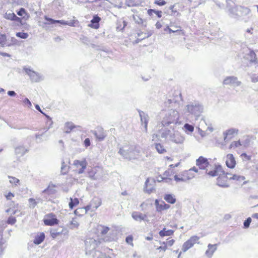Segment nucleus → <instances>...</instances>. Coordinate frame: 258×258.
I'll return each instance as SVG.
<instances>
[{
  "instance_id": "1",
  "label": "nucleus",
  "mask_w": 258,
  "mask_h": 258,
  "mask_svg": "<svg viewBox=\"0 0 258 258\" xmlns=\"http://www.w3.org/2000/svg\"><path fill=\"white\" fill-rule=\"evenodd\" d=\"M163 118L160 123L159 127H165L171 124H176L179 118V113L177 111L170 109L163 112Z\"/></svg>"
},
{
  "instance_id": "2",
  "label": "nucleus",
  "mask_w": 258,
  "mask_h": 258,
  "mask_svg": "<svg viewBox=\"0 0 258 258\" xmlns=\"http://www.w3.org/2000/svg\"><path fill=\"white\" fill-rule=\"evenodd\" d=\"M204 110L203 105L198 101L190 102L186 105L184 109V113L187 115H192L199 117Z\"/></svg>"
},
{
  "instance_id": "3",
  "label": "nucleus",
  "mask_w": 258,
  "mask_h": 258,
  "mask_svg": "<svg viewBox=\"0 0 258 258\" xmlns=\"http://www.w3.org/2000/svg\"><path fill=\"white\" fill-rule=\"evenodd\" d=\"M250 12V10L245 7L236 6L234 8H229V15L231 18L239 19L241 17L246 16Z\"/></svg>"
},
{
  "instance_id": "4",
  "label": "nucleus",
  "mask_w": 258,
  "mask_h": 258,
  "mask_svg": "<svg viewBox=\"0 0 258 258\" xmlns=\"http://www.w3.org/2000/svg\"><path fill=\"white\" fill-rule=\"evenodd\" d=\"M23 71L27 75L32 82H38L40 81V76L39 73L32 70L30 67L24 66Z\"/></svg>"
},
{
  "instance_id": "5",
  "label": "nucleus",
  "mask_w": 258,
  "mask_h": 258,
  "mask_svg": "<svg viewBox=\"0 0 258 258\" xmlns=\"http://www.w3.org/2000/svg\"><path fill=\"white\" fill-rule=\"evenodd\" d=\"M129 151L128 154H123V159L131 161L138 158L140 151L136 146L130 145Z\"/></svg>"
},
{
  "instance_id": "6",
  "label": "nucleus",
  "mask_w": 258,
  "mask_h": 258,
  "mask_svg": "<svg viewBox=\"0 0 258 258\" xmlns=\"http://www.w3.org/2000/svg\"><path fill=\"white\" fill-rule=\"evenodd\" d=\"M230 174L228 173H220L217 179V184L222 187H228L229 185L227 184V179H229L228 175Z\"/></svg>"
},
{
  "instance_id": "7",
  "label": "nucleus",
  "mask_w": 258,
  "mask_h": 258,
  "mask_svg": "<svg viewBox=\"0 0 258 258\" xmlns=\"http://www.w3.org/2000/svg\"><path fill=\"white\" fill-rule=\"evenodd\" d=\"M223 85H230L232 87H238L241 85V82L238 80L235 76L226 77L223 81Z\"/></svg>"
},
{
  "instance_id": "8",
  "label": "nucleus",
  "mask_w": 258,
  "mask_h": 258,
  "mask_svg": "<svg viewBox=\"0 0 258 258\" xmlns=\"http://www.w3.org/2000/svg\"><path fill=\"white\" fill-rule=\"evenodd\" d=\"M169 140L176 144H181L183 143L185 138L178 131H175L173 128V134L170 135Z\"/></svg>"
},
{
  "instance_id": "9",
  "label": "nucleus",
  "mask_w": 258,
  "mask_h": 258,
  "mask_svg": "<svg viewBox=\"0 0 258 258\" xmlns=\"http://www.w3.org/2000/svg\"><path fill=\"white\" fill-rule=\"evenodd\" d=\"M155 183V180L153 178H148L145 183L144 190L145 192L151 194L154 190L155 188L153 184Z\"/></svg>"
},
{
  "instance_id": "10",
  "label": "nucleus",
  "mask_w": 258,
  "mask_h": 258,
  "mask_svg": "<svg viewBox=\"0 0 258 258\" xmlns=\"http://www.w3.org/2000/svg\"><path fill=\"white\" fill-rule=\"evenodd\" d=\"M91 132L99 141L104 140L106 137V134L103 128L100 127H97L95 131H91Z\"/></svg>"
},
{
  "instance_id": "11",
  "label": "nucleus",
  "mask_w": 258,
  "mask_h": 258,
  "mask_svg": "<svg viewBox=\"0 0 258 258\" xmlns=\"http://www.w3.org/2000/svg\"><path fill=\"white\" fill-rule=\"evenodd\" d=\"M138 112L139 114V116L140 117L141 121L142 122V124H144V127L145 131L147 132V126H148V123L149 119V116L146 113L144 112V111L138 110Z\"/></svg>"
},
{
  "instance_id": "12",
  "label": "nucleus",
  "mask_w": 258,
  "mask_h": 258,
  "mask_svg": "<svg viewBox=\"0 0 258 258\" xmlns=\"http://www.w3.org/2000/svg\"><path fill=\"white\" fill-rule=\"evenodd\" d=\"M209 164L208 159L203 156H200L196 160V165L199 166L200 169H205Z\"/></svg>"
},
{
  "instance_id": "13",
  "label": "nucleus",
  "mask_w": 258,
  "mask_h": 258,
  "mask_svg": "<svg viewBox=\"0 0 258 258\" xmlns=\"http://www.w3.org/2000/svg\"><path fill=\"white\" fill-rule=\"evenodd\" d=\"M29 151L24 145H19L15 148V153L18 157H21Z\"/></svg>"
},
{
  "instance_id": "14",
  "label": "nucleus",
  "mask_w": 258,
  "mask_h": 258,
  "mask_svg": "<svg viewBox=\"0 0 258 258\" xmlns=\"http://www.w3.org/2000/svg\"><path fill=\"white\" fill-rule=\"evenodd\" d=\"M48 217H50V218L45 219L43 221L44 224L47 226H53L58 224V220L55 217V215L52 213L49 214L48 215Z\"/></svg>"
},
{
  "instance_id": "15",
  "label": "nucleus",
  "mask_w": 258,
  "mask_h": 258,
  "mask_svg": "<svg viewBox=\"0 0 258 258\" xmlns=\"http://www.w3.org/2000/svg\"><path fill=\"white\" fill-rule=\"evenodd\" d=\"M155 205L158 212H161L163 210H167L170 207L169 205L166 204L164 201H162L161 203H160L158 200H155Z\"/></svg>"
},
{
  "instance_id": "16",
  "label": "nucleus",
  "mask_w": 258,
  "mask_h": 258,
  "mask_svg": "<svg viewBox=\"0 0 258 258\" xmlns=\"http://www.w3.org/2000/svg\"><path fill=\"white\" fill-rule=\"evenodd\" d=\"M68 230L64 228H58V229H54L50 231V234L52 238H55L57 236L60 235L62 234H66L68 233Z\"/></svg>"
},
{
  "instance_id": "17",
  "label": "nucleus",
  "mask_w": 258,
  "mask_h": 258,
  "mask_svg": "<svg viewBox=\"0 0 258 258\" xmlns=\"http://www.w3.org/2000/svg\"><path fill=\"white\" fill-rule=\"evenodd\" d=\"M227 166L229 168H234L235 166L236 161L234 156L232 154H228L227 155V160L226 161Z\"/></svg>"
},
{
  "instance_id": "18",
  "label": "nucleus",
  "mask_w": 258,
  "mask_h": 258,
  "mask_svg": "<svg viewBox=\"0 0 258 258\" xmlns=\"http://www.w3.org/2000/svg\"><path fill=\"white\" fill-rule=\"evenodd\" d=\"M224 171L222 169V167L221 165H215V168L214 170L209 171L208 172L207 171V174L212 176L215 177L217 176L219 173H224Z\"/></svg>"
},
{
  "instance_id": "19",
  "label": "nucleus",
  "mask_w": 258,
  "mask_h": 258,
  "mask_svg": "<svg viewBox=\"0 0 258 258\" xmlns=\"http://www.w3.org/2000/svg\"><path fill=\"white\" fill-rule=\"evenodd\" d=\"M217 244H209L208 249L206 251L205 254L209 258H211L214 252L217 250Z\"/></svg>"
},
{
  "instance_id": "20",
  "label": "nucleus",
  "mask_w": 258,
  "mask_h": 258,
  "mask_svg": "<svg viewBox=\"0 0 258 258\" xmlns=\"http://www.w3.org/2000/svg\"><path fill=\"white\" fill-rule=\"evenodd\" d=\"M4 17L7 20L14 21L19 23H21L22 21L21 18L17 17L14 13H11L7 12L5 14Z\"/></svg>"
},
{
  "instance_id": "21",
  "label": "nucleus",
  "mask_w": 258,
  "mask_h": 258,
  "mask_svg": "<svg viewBox=\"0 0 258 258\" xmlns=\"http://www.w3.org/2000/svg\"><path fill=\"white\" fill-rule=\"evenodd\" d=\"M129 150L130 145L125 144L119 148L118 153L123 158V154H128Z\"/></svg>"
},
{
  "instance_id": "22",
  "label": "nucleus",
  "mask_w": 258,
  "mask_h": 258,
  "mask_svg": "<svg viewBox=\"0 0 258 258\" xmlns=\"http://www.w3.org/2000/svg\"><path fill=\"white\" fill-rule=\"evenodd\" d=\"M101 18L97 15H94L91 21L90 27L94 29H98L99 27V22Z\"/></svg>"
},
{
  "instance_id": "23",
  "label": "nucleus",
  "mask_w": 258,
  "mask_h": 258,
  "mask_svg": "<svg viewBox=\"0 0 258 258\" xmlns=\"http://www.w3.org/2000/svg\"><path fill=\"white\" fill-rule=\"evenodd\" d=\"M238 132V130L236 128H230L229 130H226L225 132L223 133L224 141L226 142L228 136L233 135L234 134H237Z\"/></svg>"
},
{
  "instance_id": "24",
  "label": "nucleus",
  "mask_w": 258,
  "mask_h": 258,
  "mask_svg": "<svg viewBox=\"0 0 258 258\" xmlns=\"http://www.w3.org/2000/svg\"><path fill=\"white\" fill-rule=\"evenodd\" d=\"M45 238V234L43 232L40 233L39 234L36 235L33 240V242L37 245L42 243Z\"/></svg>"
},
{
  "instance_id": "25",
  "label": "nucleus",
  "mask_w": 258,
  "mask_h": 258,
  "mask_svg": "<svg viewBox=\"0 0 258 258\" xmlns=\"http://www.w3.org/2000/svg\"><path fill=\"white\" fill-rule=\"evenodd\" d=\"M173 134V132L169 129L165 128V129H161V137L162 138L166 139L169 136L170 139V135Z\"/></svg>"
},
{
  "instance_id": "26",
  "label": "nucleus",
  "mask_w": 258,
  "mask_h": 258,
  "mask_svg": "<svg viewBox=\"0 0 258 258\" xmlns=\"http://www.w3.org/2000/svg\"><path fill=\"white\" fill-rule=\"evenodd\" d=\"M174 233V231L171 229L166 230V228H164L162 230L160 231L159 234L161 237L172 235Z\"/></svg>"
},
{
  "instance_id": "27",
  "label": "nucleus",
  "mask_w": 258,
  "mask_h": 258,
  "mask_svg": "<svg viewBox=\"0 0 258 258\" xmlns=\"http://www.w3.org/2000/svg\"><path fill=\"white\" fill-rule=\"evenodd\" d=\"M76 126L71 122H67L65 123L64 132L67 134L70 133Z\"/></svg>"
},
{
  "instance_id": "28",
  "label": "nucleus",
  "mask_w": 258,
  "mask_h": 258,
  "mask_svg": "<svg viewBox=\"0 0 258 258\" xmlns=\"http://www.w3.org/2000/svg\"><path fill=\"white\" fill-rule=\"evenodd\" d=\"M164 199L168 203L173 204L176 202V199L172 194H166L164 196Z\"/></svg>"
},
{
  "instance_id": "29",
  "label": "nucleus",
  "mask_w": 258,
  "mask_h": 258,
  "mask_svg": "<svg viewBox=\"0 0 258 258\" xmlns=\"http://www.w3.org/2000/svg\"><path fill=\"white\" fill-rule=\"evenodd\" d=\"M132 218L137 221H142L143 218L142 217V213L139 212H133L132 214Z\"/></svg>"
},
{
  "instance_id": "30",
  "label": "nucleus",
  "mask_w": 258,
  "mask_h": 258,
  "mask_svg": "<svg viewBox=\"0 0 258 258\" xmlns=\"http://www.w3.org/2000/svg\"><path fill=\"white\" fill-rule=\"evenodd\" d=\"M67 226L70 228L73 229L75 228H78L79 226V224L76 219H73V220L67 224Z\"/></svg>"
},
{
  "instance_id": "31",
  "label": "nucleus",
  "mask_w": 258,
  "mask_h": 258,
  "mask_svg": "<svg viewBox=\"0 0 258 258\" xmlns=\"http://www.w3.org/2000/svg\"><path fill=\"white\" fill-rule=\"evenodd\" d=\"M249 57V62L250 63H257V60L256 58V54L253 50H250L248 54Z\"/></svg>"
},
{
  "instance_id": "32",
  "label": "nucleus",
  "mask_w": 258,
  "mask_h": 258,
  "mask_svg": "<svg viewBox=\"0 0 258 258\" xmlns=\"http://www.w3.org/2000/svg\"><path fill=\"white\" fill-rule=\"evenodd\" d=\"M5 242V239L2 237V235L0 234V256L3 254L4 250L6 247Z\"/></svg>"
},
{
  "instance_id": "33",
  "label": "nucleus",
  "mask_w": 258,
  "mask_h": 258,
  "mask_svg": "<svg viewBox=\"0 0 258 258\" xmlns=\"http://www.w3.org/2000/svg\"><path fill=\"white\" fill-rule=\"evenodd\" d=\"M155 148L159 154H163L166 152V149L164 148V146L160 143H156L155 144Z\"/></svg>"
},
{
  "instance_id": "34",
  "label": "nucleus",
  "mask_w": 258,
  "mask_h": 258,
  "mask_svg": "<svg viewBox=\"0 0 258 258\" xmlns=\"http://www.w3.org/2000/svg\"><path fill=\"white\" fill-rule=\"evenodd\" d=\"M17 42L18 40L15 37H11L10 39H6V46H11L16 45Z\"/></svg>"
},
{
  "instance_id": "35",
  "label": "nucleus",
  "mask_w": 258,
  "mask_h": 258,
  "mask_svg": "<svg viewBox=\"0 0 258 258\" xmlns=\"http://www.w3.org/2000/svg\"><path fill=\"white\" fill-rule=\"evenodd\" d=\"M70 202L69 204V206L70 209H73L75 206L79 204V200L77 198H70Z\"/></svg>"
},
{
  "instance_id": "36",
  "label": "nucleus",
  "mask_w": 258,
  "mask_h": 258,
  "mask_svg": "<svg viewBox=\"0 0 258 258\" xmlns=\"http://www.w3.org/2000/svg\"><path fill=\"white\" fill-rule=\"evenodd\" d=\"M192 246L193 245H192V244L188 240L183 243L182 247V250L183 252H185Z\"/></svg>"
},
{
  "instance_id": "37",
  "label": "nucleus",
  "mask_w": 258,
  "mask_h": 258,
  "mask_svg": "<svg viewBox=\"0 0 258 258\" xmlns=\"http://www.w3.org/2000/svg\"><path fill=\"white\" fill-rule=\"evenodd\" d=\"M133 19L136 23L138 24H142L145 27H146V25L144 24V20L139 16L133 15Z\"/></svg>"
},
{
  "instance_id": "38",
  "label": "nucleus",
  "mask_w": 258,
  "mask_h": 258,
  "mask_svg": "<svg viewBox=\"0 0 258 258\" xmlns=\"http://www.w3.org/2000/svg\"><path fill=\"white\" fill-rule=\"evenodd\" d=\"M183 127L185 132H189V133H192L194 130V126L189 123H185Z\"/></svg>"
},
{
  "instance_id": "39",
  "label": "nucleus",
  "mask_w": 258,
  "mask_h": 258,
  "mask_svg": "<svg viewBox=\"0 0 258 258\" xmlns=\"http://www.w3.org/2000/svg\"><path fill=\"white\" fill-rule=\"evenodd\" d=\"M174 180H176L177 182H179V181L185 182L187 180H189L190 179H191V177H188L187 178H184L183 177H179L177 175H175L174 176Z\"/></svg>"
},
{
  "instance_id": "40",
  "label": "nucleus",
  "mask_w": 258,
  "mask_h": 258,
  "mask_svg": "<svg viewBox=\"0 0 258 258\" xmlns=\"http://www.w3.org/2000/svg\"><path fill=\"white\" fill-rule=\"evenodd\" d=\"M175 5H171L169 7V9L171 11V15L174 16H178L180 15V13L177 11L176 9H174Z\"/></svg>"
},
{
  "instance_id": "41",
  "label": "nucleus",
  "mask_w": 258,
  "mask_h": 258,
  "mask_svg": "<svg viewBox=\"0 0 258 258\" xmlns=\"http://www.w3.org/2000/svg\"><path fill=\"white\" fill-rule=\"evenodd\" d=\"M164 31H168V32L169 33H177L178 34H180L181 32V30H179V29H177L176 30H173V29H171L170 28H169V26H166V27L165 28H164Z\"/></svg>"
},
{
  "instance_id": "42",
  "label": "nucleus",
  "mask_w": 258,
  "mask_h": 258,
  "mask_svg": "<svg viewBox=\"0 0 258 258\" xmlns=\"http://www.w3.org/2000/svg\"><path fill=\"white\" fill-rule=\"evenodd\" d=\"M229 179H233L236 180L242 181L245 179V177L242 176L237 175H233L232 176L229 177Z\"/></svg>"
},
{
  "instance_id": "43",
  "label": "nucleus",
  "mask_w": 258,
  "mask_h": 258,
  "mask_svg": "<svg viewBox=\"0 0 258 258\" xmlns=\"http://www.w3.org/2000/svg\"><path fill=\"white\" fill-rule=\"evenodd\" d=\"M16 36L18 37L22 38V39H26L29 36V35L26 32H17L16 33Z\"/></svg>"
},
{
  "instance_id": "44",
  "label": "nucleus",
  "mask_w": 258,
  "mask_h": 258,
  "mask_svg": "<svg viewBox=\"0 0 258 258\" xmlns=\"http://www.w3.org/2000/svg\"><path fill=\"white\" fill-rule=\"evenodd\" d=\"M44 115H45L46 116V117L48 119V121L47 122V124H49V126L48 127L46 128V131H48L51 126L52 124V119H51V118L48 116V115L46 114L45 113L43 112V113H42Z\"/></svg>"
},
{
  "instance_id": "45",
  "label": "nucleus",
  "mask_w": 258,
  "mask_h": 258,
  "mask_svg": "<svg viewBox=\"0 0 258 258\" xmlns=\"http://www.w3.org/2000/svg\"><path fill=\"white\" fill-rule=\"evenodd\" d=\"M6 36L5 35H1L0 36V44L3 47L6 46Z\"/></svg>"
},
{
  "instance_id": "46",
  "label": "nucleus",
  "mask_w": 258,
  "mask_h": 258,
  "mask_svg": "<svg viewBox=\"0 0 258 258\" xmlns=\"http://www.w3.org/2000/svg\"><path fill=\"white\" fill-rule=\"evenodd\" d=\"M251 222V219L250 217L247 218L243 222V227L245 229L248 228L249 227V225Z\"/></svg>"
},
{
  "instance_id": "47",
  "label": "nucleus",
  "mask_w": 258,
  "mask_h": 258,
  "mask_svg": "<svg viewBox=\"0 0 258 258\" xmlns=\"http://www.w3.org/2000/svg\"><path fill=\"white\" fill-rule=\"evenodd\" d=\"M84 211H85L84 208H78L75 211V214L77 216H81L85 214Z\"/></svg>"
},
{
  "instance_id": "48",
  "label": "nucleus",
  "mask_w": 258,
  "mask_h": 258,
  "mask_svg": "<svg viewBox=\"0 0 258 258\" xmlns=\"http://www.w3.org/2000/svg\"><path fill=\"white\" fill-rule=\"evenodd\" d=\"M199 239V237L197 236H191L188 240L189 242L192 244V245L194 246V245L198 242V241Z\"/></svg>"
},
{
  "instance_id": "49",
  "label": "nucleus",
  "mask_w": 258,
  "mask_h": 258,
  "mask_svg": "<svg viewBox=\"0 0 258 258\" xmlns=\"http://www.w3.org/2000/svg\"><path fill=\"white\" fill-rule=\"evenodd\" d=\"M61 172L62 174H66L68 172L67 167L64 164V162L62 161L61 163Z\"/></svg>"
},
{
  "instance_id": "50",
  "label": "nucleus",
  "mask_w": 258,
  "mask_h": 258,
  "mask_svg": "<svg viewBox=\"0 0 258 258\" xmlns=\"http://www.w3.org/2000/svg\"><path fill=\"white\" fill-rule=\"evenodd\" d=\"M9 178L10 179V182L12 184H14L15 185H17L20 181V180L14 177H11L9 176Z\"/></svg>"
},
{
  "instance_id": "51",
  "label": "nucleus",
  "mask_w": 258,
  "mask_h": 258,
  "mask_svg": "<svg viewBox=\"0 0 258 258\" xmlns=\"http://www.w3.org/2000/svg\"><path fill=\"white\" fill-rule=\"evenodd\" d=\"M78 23V21L77 20L66 21V25H69L70 26L74 27V26H75V24Z\"/></svg>"
},
{
  "instance_id": "52",
  "label": "nucleus",
  "mask_w": 258,
  "mask_h": 258,
  "mask_svg": "<svg viewBox=\"0 0 258 258\" xmlns=\"http://www.w3.org/2000/svg\"><path fill=\"white\" fill-rule=\"evenodd\" d=\"M16 222V219L15 217L10 216L7 220V223L11 225L14 224Z\"/></svg>"
},
{
  "instance_id": "53",
  "label": "nucleus",
  "mask_w": 258,
  "mask_h": 258,
  "mask_svg": "<svg viewBox=\"0 0 258 258\" xmlns=\"http://www.w3.org/2000/svg\"><path fill=\"white\" fill-rule=\"evenodd\" d=\"M242 144H241V142L240 141H234L231 143V144L230 145V148H232L233 147H238L239 146H241Z\"/></svg>"
},
{
  "instance_id": "54",
  "label": "nucleus",
  "mask_w": 258,
  "mask_h": 258,
  "mask_svg": "<svg viewBox=\"0 0 258 258\" xmlns=\"http://www.w3.org/2000/svg\"><path fill=\"white\" fill-rule=\"evenodd\" d=\"M29 202L30 203V207L32 208H34L37 204V203L33 198H30L29 199Z\"/></svg>"
},
{
  "instance_id": "55",
  "label": "nucleus",
  "mask_w": 258,
  "mask_h": 258,
  "mask_svg": "<svg viewBox=\"0 0 258 258\" xmlns=\"http://www.w3.org/2000/svg\"><path fill=\"white\" fill-rule=\"evenodd\" d=\"M133 237L132 235L127 236L125 238L126 242L129 244H131L132 246L133 245Z\"/></svg>"
},
{
  "instance_id": "56",
  "label": "nucleus",
  "mask_w": 258,
  "mask_h": 258,
  "mask_svg": "<svg viewBox=\"0 0 258 258\" xmlns=\"http://www.w3.org/2000/svg\"><path fill=\"white\" fill-rule=\"evenodd\" d=\"M87 163V162H86V160L84 159L83 160V161H79L78 160H75L74 161V165L76 166H82V163Z\"/></svg>"
},
{
  "instance_id": "57",
  "label": "nucleus",
  "mask_w": 258,
  "mask_h": 258,
  "mask_svg": "<svg viewBox=\"0 0 258 258\" xmlns=\"http://www.w3.org/2000/svg\"><path fill=\"white\" fill-rule=\"evenodd\" d=\"M87 165V163H83L82 164V166H81V168L79 169L78 173L79 174L83 173L84 171V170L86 169Z\"/></svg>"
},
{
  "instance_id": "58",
  "label": "nucleus",
  "mask_w": 258,
  "mask_h": 258,
  "mask_svg": "<svg viewBox=\"0 0 258 258\" xmlns=\"http://www.w3.org/2000/svg\"><path fill=\"white\" fill-rule=\"evenodd\" d=\"M154 4L159 6H163L166 4V2L164 0H156Z\"/></svg>"
},
{
  "instance_id": "59",
  "label": "nucleus",
  "mask_w": 258,
  "mask_h": 258,
  "mask_svg": "<svg viewBox=\"0 0 258 258\" xmlns=\"http://www.w3.org/2000/svg\"><path fill=\"white\" fill-rule=\"evenodd\" d=\"M109 230V227L102 226L101 227V229L100 230V233L102 235L106 234L108 232Z\"/></svg>"
},
{
  "instance_id": "60",
  "label": "nucleus",
  "mask_w": 258,
  "mask_h": 258,
  "mask_svg": "<svg viewBox=\"0 0 258 258\" xmlns=\"http://www.w3.org/2000/svg\"><path fill=\"white\" fill-rule=\"evenodd\" d=\"M250 142V139L247 137L243 142L242 145H243L244 147H247L249 146Z\"/></svg>"
},
{
  "instance_id": "61",
  "label": "nucleus",
  "mask_w": 258,
  "mask_h": 258,
  "mask_svg": "<svg viewBox=\"0 0 258 258\" xmlns=\"http://www.w3.org/2000/svg\"><path fill=\"white\" fill-rule=\"evenodd\" d=\"M24 2V0H13V4L16 5L23 6Z\"/></svg>"
},
{
  "instance_id": "62",
  "label": "nucleus",
  "mask_w": 258,
  "mask_h": 258,
  "mask_svg": "<svg viewBox=\"0 0 258 258\" xmlns=\"http://www.w3.org/2000/svg\"><path fill=\"white\" fill-rule=\"evenodd\" d=\"M44 19L45 20L49 22V24H53L56 23V20H54L52 18H49L47 16H45L44 17Z\"/></svg>"
},
{
  "instance_id": "63",
  "label": "nucleus",
  "mask_w": 258,
  "mask_h": 258,
  "mask_svg": "<svg viewBox=\"0 0 258 258\" xmlns=\"http://www.w3.org/2000/svg\"><path fill=\"white\" fill-rule=\"evenodd\" d=\"M17 14L20 16H23L24 14L26 13L25 9L23 8H21L17 12Z\"/></svg>"
},
{
  "instance_id": "64",
  "label": "nucleus",
  "mask_w": 258,
  "mask_h": 258,
  "mask_svg": "<svg viewBox=\"0 0 258 258\" xmlns=\"http://www.w3.org/2000/svg\"><path fill=\"white\" fill-rule=\"evenodd\" d=\"M251 81L253 83L258 82V76L256 74H252L251 76Z\"/></svg>"
}]
</instances>
